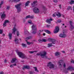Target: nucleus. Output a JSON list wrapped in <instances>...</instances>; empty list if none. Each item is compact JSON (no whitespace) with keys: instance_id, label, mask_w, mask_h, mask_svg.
Returning <instances> with one entry per match:
<instances>
[{"instance_id":"nucleus-17","label":"nucleus","mask_w":74,"mask_h":74,"mask_svg":"<svg viewBox=\"0 0 74 74\" xmlns=\"http://www.w3.org/2000/svg\"><path fill=\"white\" fill-rule=\"evenodd\" d=\"M4 13L5 12H4L2 14L1 16V18L2 19H3V18H4L5 17V14H4Z\"/></svg>"},{"instance_id":"nucleus-15","label":"nucleus","mask_w":74,"mask_h":74,"mask_svg":"<svg viewBox=\"0 0 74 74\" xmlns=\"http://www.w3.org/2000/svg\"><path fill=\"white\" fill-rule=\"evenodd\" d=\"M74 67H72V66H69L67 68L68 70H70V71H73L74 70Z\"/></svg>"},{"instance_id":"nucleus-18","label":"nucleus","mask_w":74,"mask_h":74,"mask_svg":"<svg viewBox=\"0 0 74 74\" xmlns=\"http://www.w3.org/2000/svg\"><path fill=\"white\" fill-rule=\"evenodd\" d=\"M60 53L59 52H56L55 53V56H60Z\"/></svg>"},{"instance_id":"nucleus-30","label":"nucleus","mask_w":74,"mask_h":74,"mask_svg":"<svg viewBox=\"0 0 74 74\" xmlns=\"http://www.w3.org/2000/svg\"><path fill=\"white\" fill-rule=\"evenodd\" d=\"M68 10H72V8H71V6H69L68 8H67Z\"/></svg>"},{"instance_id":"nucleus-6","label":"nucleus","mask_w":74,"mask_h":74,"mask_svg":"<svg viewBox=\"0 0 74 74\" xmlns=\"http://www.w3.org/2000/svg\"><path fill=\"white\" fill-rule=\"evenodd\" d=\"M33 10L34 13H37L39 12V9L37 7H35L33 9Z\"/></svg>"},{"instance_id":"nucleus-27","label":"nucleus","mask_w":74,"mask_h":74,"mask_svg":"<svg viewBox=\"0 0 74 74\" xmlns=\"http://www.w3.org/2000/svg\"><path fill=\"white\" fill-rule=\"evenodd\" d=\"M31 38H32V36H29L28 37L26 38V40H30V39H31Z\"/></svg>"},{"instance_id":"nucleus-3","label":"nucleus","mask_w":74,"mask_h":74,"mask_svg":"<svg viewBox=\"0 0 74 74\" xmlns=\"http://www.w3.org/2000/svg\"><path fill=\"white\" fill-rule=\"evenodd\" d=\"M21 3H20L18 4H17L15 5V7L16 9L17 10L18 12H19L21 11Z\"/></svg>"},{"instance_id":"nucleus-64","label":"nucleus","mask_w":74,"mask_h":74,"mask_svg":"<svg viewBox=\"0 0 74 74\" xmlns=\"http://www.w3.org/2000/svg\"><path fill=\"white\" fill-rule=\"evenodd\" d=\"M62 25H64V24H62Z\"/></svg>"},{"instance_id":"nucleus-7","label":"nucleus","mask_w":74,"mask_h":74,"mask_svg":"<svg viewBox=\"0 0 74 74\" xmlns=\"http://www.w3.org/2000/svg\"><path fill=\"white\" fill-rule=\"evenodd\" d=\"M59 28L58 27H56V29H54L53 31V32L55 34L58 33L59 31Z\"/></svg>"},{"instance_id":"nucleus-63","label":"nucleus","mask_w":74,"mask_h":74,"mask_svg":"<svg viewBox=\"0 0 74 74\" xmlns=\"http://www.w3.org/2000/svg\"><path fill=\"white\" fill-rule=\"evenodd\" d=\"M0 14H2V12H1Z\"/></svg>"},{"instance_id":"nucleus-23","label":"nucleus","mask_w":74,"mask_h":74,"mask_svg":"<svg viewBox=\"0 0 74 74\" xmlns=\"http://www.w3.org/2000/svg\"><path fill=\"white\" fill-rule=\"evenodd\" d=\"M9 39L10 40H11V39L12 38V34L9 33Z\"/></svg>"},{"instance_id":"nucleus-35","label":"nucleus","mask_w":74,"mask_h":74,"mask_svg":"<svg viewBox=\"0 0 74 74\" xmlns=\"http://www.w3.org/2000/svg\"><path fill=\"white\" fill-rule=\"evenodd\" d=\"M71 62L72 63H74V60L73 59H71Z\"/></svg>"},{"instance_id":"nucleus-62","label":"nucleus","mask_w":74,"mask_h":74,"mask_svg":"<svg viewBox=\"0 0 74 74\" xmlns=\"http://www.w3.org/2000/svg\"><path fill=\"white\" fill-rule=\"evenodd\" d=\"M71 74H74V73H71Z\"/></svg>"},{"instance_id":"nucleus-11","label":"nucleus","mask_w":74,"mask_h":74,"mask_svg":"<svg viewBox=\"0 0 74 74\" xmlns=\"http://www.w3.org/2000/svg\"><path fill=\"white\" fill-rule=\"evenodd\" d=\"M59 36L60 37H61V38H65L66 35L64 34H59Z\"/></svg>"},{"instance_id":"nucleus-20","label":"nucleus","mask_w":74,"mask_h":74,"mask_svg":"<svg viewBox=\"0 0 74 74\" xmlns=\"http://www.w3.org/2000/svg\"><path fill=\"white\" fill-rule=\"evenodd\" d=\"M18 41H19V40L17 38H15L14 39V42H15V43L16 44L18 43Z\"/></svg>"},{"instance_id":"nucleus-40","label":"nucleus","mask_w":74,"mask_h":74,"mask_svg":"<svg viewBox=\"0 0 74 74\" xmlns=\"http://www.w3.org/2000/svg\"><path fill=\"white\" fill-rule=\"evenodd\" d=\"M53 1L54 3H57L58 2V1L57 0H54Z\"/></svg>"},{"instance_id":"nucleus-49","label":"nucleus","mask_w":74,"mask_h":74,"mask_svg":"<svg viewBox=\"0 0 74 74\" xmlns=\"http://www.w3.org/2000/svg\"><path fill=\"white\" fill-rule=\"evenodd\" d=\"M51 26V25H47V27H49Z\"/></svg>"},{"instance_id":"nucleus-42","label":"nucleus","mask_w":74,"mask_h":74,"mask_svg":"<svg viewBox=\"0 0 74 74\" xmlns=\"http://www.w3.org/2000/svg\"><path fill=\"white\" fill-rule=\"evenodd\" d=\"M38 41L39 42H42V40L41 39L38 40Z\"/></svg>"},{"instance_id":"nucleus-60","label":"nucleus","mask_w":74,"mask_h":74,"mask_svg":"<svg viewBox=\"0 0 74 74\" xmlns=\"http://www.w3.org/2000/svg\"><path fill=\"white\" fill-rule=\"evenodd\" d=\"M43 36H45V33H44L43 34Z\"/></svg>"},{"instance_id":"nucleus-1","label":"nucleus","mask_w":74,"mask_h":74,"mask_svg":"<svg viewBox=\"0 0 74 74\" xmlns=\"http://www.w3.org/2000/svg\"><path fill=\"white\" fill-rule=\"evenodd\" d=\"M17 53L20 58H22V59H26L27 58L26 56L22 52H18Z\"/></svg>"},{"instance_id":"nucleus-28","label":"nucleus","mask_w":74,"mask_h":74,"mask_svg":"<svg viewBox=\"0 0 74 74\" xmlns=\"http://www.w3.org/2000/svg\"><path fill=\"white\" fill-rule=\"evenodd\" d=\"M53 45H52V43H49L48 44V45L47 46L48 47V48H49L51 47H52Z\"/></svg>"},{"instance_id":"nucleus-5","label":"nucleus","mask_w":74,"mask_h":74,"mask_svg":"<svg viewBox=\"0 0 74 74\" xmlns=\"http://www.w3.org/2000/svg\"><path fill=\"white\" fill-rule=\"evenodd\" d=\"M47 67H49L50 69H53L54 68V64H53L52 63L49 62L48 63L47 65Z\"/></svg>"},{"instance_id":"nucleus-54","label":"nucleus","mask_w":74,"mask_h":74,"mask_svg":"<svg viewBox=\"0 0 74 74\" xmlns=\"http://www.w3.org/2000/svg\"><path fill=\"white\" fill-rule=\"evenodd\" d=\"M59 7L60 8H61L62 6H61V5H59Z\"/></svg>"},{"instance_id":"nucleus-29","label":"nucleus","mask_w":74,"mask_h":74,"mask_svg":"<svg viewBox=\"0 0 74 74\" xmlns=\"http://www.w3.org/2000/svg\"><path fill=\"white\" fill-rule=\"evenodd\" d=\"M33 68L35 69V71L36 72H39L38 70H37V69L36 67H33Z\"/></svg>"},{"instance_id":"nucleus-8","label":"nucleus","mask_w":74,"mask_h":74,"mask_svg":"<svg viewBox=\"0 0 74 74\" xmlns=\"http://www.w3.org/2000/svg\"><path fill=\"white\" fill-rule=\"evenodd\" d=\"M69 22L70 24V25L71 26H70V27L71 29H70V30L71 31L73 29H74V26L72 25V23H73L72 21H69Z\"/></svg>"},{"instance_id":"nucleus-50","label":"nucleus","mask_w":74,"mask_h":74,"mask_svg":"<svg viewBox=\"0 0 74 74\" xmlns=\"http://www.w3.org/2000/svg\"><path fill=\"white\" fill-rule=\"evenodd\" d=\"M10 7L7 6L6 9H7V10H10Z\"/></svg>"},{"instance_id":"nucleus-33","label":"nucleus","mask_w":74,"mask_h":74,"mask_svg":"<svg viewBox=\"0 0 74 74\" xmlns=\"http://www.w3.org/2000/svg\"><path fill=\"white\" fill-rule=\"evenodd\" d=\"M30 15H28V16H26V17H25V19H27L28 18H30Z\"/></svg>"},{"instance_id":"nucleus-51","label":"nucleus","mask_w":74,"mask_h":74,"mask_svg":"<svg viewBox=\"0 0 74 74\" xmlns=\"http://www.w3.org/2000/svg\"><path fill=\"white\" fill-rule=\"evenodd\" d=\"M30 18H31V19H33V18H34V17H33V16H30Z\"/></svg>"},{"instance_id":"nucleus-38","label":"nucleus","mask_w":74,"mask_h":74,"mask_svg":"<svg viewBox=\"0 0 74 74\" xmlns=\"http://www.w3.org/2000/svg\"><path fill=\"white\" fill-rule=\"evenodd\" d=\"M28 23L29 24H32V21L31 20H29L28 21Z\"/></svg>"},{"instance_id":"nucleus-9","label":"nucleus","mask_w":74,"mask_h":74,"mask_svg":"<svg viewBox=\"0 0 74 74\" xmlns=\"http://www.w3.org/2000/svg\"><path fill=\"white\" fill-rule=\"evenodd\" d=\"M48 40L49 41H51L52 44H55V41H56V40L55 39L51 38H49Z\"/></svg>"},{"instance_id":"nucleus-14","label":"nucleus","mask_w":74,"mask_h":74,"mask_svg":"<svg viewBox=\"0 0 74 74\" xmlns=\"http://www.w3.org/2000/svg\"><path fill=\"white\" fill-rule=\"evenodd\" d=\"M59 64V65L60 66H62V64L63 63V60H60L58 62Z\"/></svg>"},{"instance_id":"nucleus-31","label":"nucleus","mask_w":74,"mask_h":74,"mask_svg":"<svg viewBox=\"0 0 74 74\" xmlns=\"http://www.w3.org/2000/svg\"><path fill=\"white\" fill-rule=\"evenodd\" d=\"M37 52L35 51H29V53H33L34 52Z\"/></svg>"},{"instance_id":"nucleus-43","label":"nucleus","mask_w":74,"mask_h":74,"mask_svg":"<svg viewBox=\"0 0 74 74\" xmlns=\"http://www.w3.org/2000/svg\"><path fill=\"white\" fill-rule=\"evenodd\" d=\"M42 41H43V42H47V40L45 39H42Z\"/></svg>"},{"instance_id":"nucleus-41","label":"nucleus","mask_w":74,"mask_h":74,"mask_svg":"<svg viewBox=\"0 0 74 74\" xmlns=\"http://www.w3.org/2000/svg\"><path fill=\"white\" fill-rule=\"evenodd\" d=\"M34 73V72L32 71H29V74H33Z\"/></svg>"},{"instance_id":"nucleus-4","label":"nucleus","mask_w":74,"mask_h":74,"mask_svg":"<svg viewBox=\"0 0 74 74\" xmlns=\"http://www.w3.org/2000/svg\"><path fill=\"white\" fill-rule=\"evenodd\" d=\"M47 54V52L45 51H44L43 52V53H41L40 54V53H38L36 54V55H37L38 56H39V55H40V56L42 57V58H43L44 57H45V56H46V55Z\"/></svg>"},{"instance_id":"nucleus-2","label":"nucleus","mask_w":74,"mask_h":74,"mask_svg":"<svg viewBox=\"0 0 74 74\" xmlns=\"http://www.w3.org/2000/svg\"><path fill=\"white\" fill-rule=\"evenodd\" d=\"M37 33V27L36 26L33 25L32 26V33L35 34Z\"/></svg>"},{"instance_id":"nucleus-36","label":"nucleus","mask_w":74,"mask_h":74,"mask_svg":"<svg viewBox=\"0 0 74 74\" xmlns=\"http://www.w3.org/2000/svg\"><path fill=\"white\" fill-rule=\"evenodd\" d=\"M74 3V1L72 0L70 2V3L71 4H73V3Z\"/></svg>"},{"instance_id":"nucleus-53","label":"nucleus","mask_w":74,"mask_h":74,"mask_svg":"<svg viewBox=\"0 0 74 74\" xmlns=\"http://www.w3.org/2000/svg\"><path fill=\"white\" fill-rule=\"evenodd\" d=\"M10 67H13L14 65L13 64L11 65H10Z\"/></svg>"},{"instance_id":"nucleus-26","label":"nucleus","mask_w":74,"mask_h":74,"mask_svg":"<svg viewBox=\"0 0 74 74\" xmlns=\"http://www.w3.org/2000/svg\"><path fill=\"white\" fill-rule=\"evenodd\" d=\"M22 46H23V47H27V45H26V44L23 43H22Z\"/></svg>"},{"instance_id":"nucleus-25","label":"nucleus","mask_w":74,"mask_h":74,"mask_svg":"<svg viewBox=\"0 0 74 74\" xmlns=\"http://www.w3.org/2000/svg\"><path fill=\"white\" fill-rule=\"evenodd\" d=\"M29 3H30V2L29 1H28L27 2H26L25 6H28V5H29Z\"/></svg>"},{"instance_id":"nucleus-37","label":"nucleus","mask_w":74,"mask_h":74,"mask_svg":"<svg viewBox=\"0 0 74 74\" xmlns=\"http://www.w3.org/2000/svg\"><path fill=\"white\" fill-rule=\"evenodd\" d=\"M5 22L7 23H9V22H10V21L8 20H6L5 21Z\"/></svg>"},{"instance_id":"nucleus-44","label":"nucleus","mask_w":74,"mask_h":74,"mask_svg":"<svg viewBox=\"0 0 74 74\" xmlns=\"http://www.w3.org/2000/svg\"><path fill=\"white\" fill-rule=\"evenodd\" d=\"M56 13H55L53 14V17H56Z\"/></svg>"},{"instance_id":"nucleus-34","label":"nucleus","mask_w":74,"mask_h":74,"mask_svg":"<svg viewBox=\"0 0 74 74\" xmlns=\"http://www.w3.org/2000/svg\"><path fill=\"white\" fill-rule=\"evenodd\" d=\"M3 4V1H2L1 2V3H0V8L1 7V5Z\"/></svg>"},{"instance_id":"nucleus-47","label":"nucleus","mask_w":74,"mask_h":74,"mask_svg":"<svg viewBox=\"0 0 74 74\" xmlns=\"http://www.w3.org/2000/svg\"><path fill=\"white\" fill-rule=\"evenodd\" d=\"M3 33V31L0 29V34H2Z\"/></svg>"},{"instance_id":"nucleus-32","label":"nucleus","mask_w":74,"mask_h":74,"mask_svg":"<svg viewBox=\"0 0 74 74\" xmlns=\"http://www.w3.org/2000/svg\"><path fill=\"white\" fill-rule=\"evenodd\" d=\"M26 41H27V44L28 45H30V44H33L32 42H29L26 40Z\"/></svg>"},{"instance_id":"nucleus-22","label":"nucleus","mask_w":74,"mask_h":74,"mask_svg":"<svg viewBox=\"0 0 74 74\" xmlns=\"http://www.w3.org/2000/svg\"><path fill=\"white\" fill-rule=\"evenodd\" d=\"M45 32L47 34H51V32L49 30H45Z\"/></svg>"},{"instance_id":"nucleus-52","label":"nucleus","mask_w":74,"mask_h":74,"mask_svg":"<svg viewBox=\"0 0 74 74\" xmlns=\"http://www.w3.org/2000/svg\"><path fill=\"white\" fill-rule=\"evenodd\" d=\"M63 66H64V67H66V64H65V63H64V64Z\"/></svg>"},{"instance_id":"nucleus-58","label":"nucleus","mask_w":74,"mask_h":74,"mask_svg":"<svg viewBox=\"0 0 74 74\" xmlns=\"http://www.w3.org/2000/svg\"><path fill=\"white\" fill-rule=\"evenodd\" d=\"M62 52L63 53H65V51H62Z\"/></svg>"},{"instance_id":"nucleus-45","label":"nucleus","mask_w":74,"mask_h":74,"mask_svg":"<svg viewBox=\"0 0 74 74\" xmlns=\"http://www.w3.org/2000/svg\"><path fill=\"white\" fill-rule=\"evenodd\" d=\"M14 2L16 3V2H18L19 0H14Z\"/></svg>"},{"instance_id":"nucleus-46","label":"nucleus","mask_w":74,"mask_h":74,"mask_svg":"<svg viewBox=\"0 0 74 74\" xmlns=\"http://www.w3.org/2000/svg\"><path fill=\"white\" fill-rule=\"evenodd\" d=\"M6 23H5V22H4L3 23V25L4 26H5V25H6Z\"/></svg>"},{"instance_id":"nucleus-19","label":"nucleus","mask_w":74,"mask_h":74,"mask_svg":"<svg viewBox=\"0 0 74 74\" xmlns=\"http://www.w3.org/2000/svg\"><path fill=\"white\" fill-rule=\"evenodd\" d=\"M43 31H44V30H39L38 31V34L39 36H41V32H42Z\"/></svg>"},{"instance_id":"nucleus-61","label":"nucleus","mask_w":74,"mask_h":74,"mask_svg":"<svg viewBox=\"0 0 74 74\" xmlns=\"http://www.w3.org/2000/svg\"><path fill=\"white\" fill-rule=\"evenodd\" d=\"M62 17L63 18H64V15H62Z\"/></svg>"},{"instance_id":"nucleus-56","label":"nucleus","mask_w":74,"mask_h":74,"mask_svg":"<svg viewBox=\"0 0 74 74\" xmlns=\"http://www.w3.org/2000/svg\"><path fill=\"white\" fill-rule=\"evenodd\" d=\"M0 74H4V73H3V72H1L0 73Z\"/></svg>"},{"instance_id":"nucleus-10","label":"nucleus","mask_w":74,"mask_h":74,"mask_svg":"<svg viewBox=\"0 0 74 74\" xmlns=\"http://www.w3.org/2000/svg\"><path fill=\"white\" fill-rule=\"evenodd\" d=\"M37 3V1H34L33 3H31V5L32 7H34L36 5V4Z\"/></svg>"},{"instance_id":"nucleus-16","label":"nucleus","mask_w":74,"mask_h":74,"mask_svg":"<svg viewBox=\"0 0 74 74\" xmlns=\"http://www.w3.org/2000/svg\"><path fill=\"white\" fill-rule=\"evenodd\" d=\"M16 30H17V29L15 28V27H14L13 28V32H12V33H13L15 34V32H16Z\"/></svg>"},{"instance_id":"nucleus-39","label":"nucleus","mask_w":74,"mask_h":74,"mask_svg":"<svg viewBox=\"0 0 74 74\" xmlns=\"http://www.w3.org/2000/svg\"><path fill=\"white\" fill-rule=\"evenodd\" d=\"M19 32H17V36L18 37L19 36Z\"/></svg>"},{"instance_id":"nucleus-48","label":"nucleus","mask_w":74,"mask_h":74,"mask_svg":"<svg viewBox=\"0 0 74 74\" xmlns=\"http://www.w3.org/2000/svg\"><path fill=\"white\" fill-rule=\"evenodd\" d=\"M57 22L58 23H60V22H62V21H61V20H58L57 21Z\"/></svg>"},{"instance_id":"nucleus-13","label":"nucleus","mask_w":74,"mask_h":74,"mask_svg":"<svg viewBox=\"0 0 74 74\" xmlns=\"http://www.w3.org/2000/svg\"><path fill=\"white\" fill-rule=\"evenodd\" d=\"M17 60L16 58H14L12 59V60L11 61V63H16V60Z\"/></svg>"},{"instance_id":"nucleus-59","label":"nucleus","mask_w":74,"mask_h":74,"mask_svg":"<svg viewBox=\"0 0 74 74\" xmlns=\"http://www.w3.org/2000/svg\"><path fill=\"white\" fill-rule=\"evenodd\" d=\"M5 63H6L7 62V60L6 59H5L4 60Z\"/></svg>"},{"instance_id":"nucleus-57","label":"nucleus","mask_w":74,"mask_h":74,"mask_svg":"<svg viewBox=\"0 0 74 74\" xmlns=\"http://www.w3.org/2000/svg\"><path fill=\"white\" fill-rule=\"evenodd\" d=\"M13 66H16V64H13Z\"/></svg>"},{"instance_id":"nucleus-24","label":"nucleus","mask_w":74,"mask_h":74,"mask_svg":"<svg viewBox=\"0 0 74 74\" xmlns=\"http://www.w3.org/2000/svg\"><path fill=\"white\" fill-rule=\"evenodd\" d=\"M56 15L57 16H59V17H60L61 16V14L59 12H57V14H56Z\"/></svg>"},{"instance_id":"nucleus-21","label":"nucleus","mask_w":74,"mask_h":74,"mask_svg":"<svg viewBox=\"0 0 74 74\" xmlns=\"http://www.w3.org/2000/svg\"><path fill=\"white\" fill-rule=\"evenodd\" d=\"M23 69H30V67L29 66H25L23 67Z\"/></svg>"},{"instance_id":"nucleus-55","label":"nucleus","mask_w":74,"mask_h":74,"mask_svg":"<svg viewBox=\"0 0 74 74\" xmlns=\"http://www.w3.org/2000/svg\"><path fill=\"white\" fill-rule=\"evenodd\" d=\"M25 22H26V20H25V19H24L23 20V22L24 23H25Z\"/></svg>"},{"instance_id":"nucleus-12","label":"nucleus","mask_w":74,"mask_h":74,"mask_svg":"<svg viewBox=\"0 0 74 74\" xmlns=\"http://www.w3.org/2000/svg\"><path fill=\"white\" fill-rule=\"evenodd\" d=\"M52 20H53V19L52 18L48 19L46 20V22H47V23H48L49 24H50L51 22V21H52Z\"/></svg>"}]
</instances>
